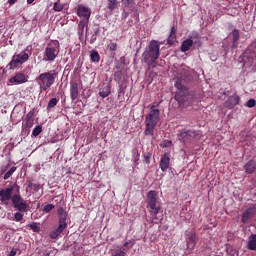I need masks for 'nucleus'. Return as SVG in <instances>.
<instances>
[{
    "instance_id": "1",
    "label": "nucleus",
    "mask_w": 256,
    "mask_h": 256,
    "mask_svg": "<svg viewBox=\"0 0 256 256\" xmlns=\"http://www.w3.org/2000/svg\"><path fill=\"white\" fill-rule=\"evenodd\" d=\"M149 109L150 111L146 115L145 119L146 129L144 131V134L153 137V135H155V127H157L159 119L161 117V110H159L155 105H150Z\"/></svg>"
},
{
    "instance_id": "2",
    "label": "nucleus",
    "mask_w": 256,
    "mask_h": 256,
    "mask_svg": "<svg viewBox=\"0 0 256 256\" xmlns=\"http://www.w3.org/2000/svg\"><path fill=\"white\" fill-rule=\"evenodd\" d=\"M161 45L159 44V41L152 40L147 45L145 51L142 54V60L144 63H147L148 65H153L159 59V56L161 55L160 52Z\"/></svg>"
},
{
    "instance_id": "3",
    "label": "nucleus",
    "mask_w": 256,
    "mask_h": 256,
    "mask_svg": "<svg viewBox=\"0 0 256 256\" xmlns=\"http://www.w3.org/2000/svg\"><path fill=\"white\" fill-rule=\"evenodd\" d=\"M146 209L150 213L152 219H157L159 211H161V201L157 191L150 190L146 196Z\"/></svg>"
},
{
    "instance_id": "4",
    "label": "nucleus",
    "mask_w": 256,
    "mask_h": 256,
    "mask_svg": "<svg viewBox=\"0 0 256 256\" xmlns=\"http://www.w3.org/2000/svg\"><path fill=\"white\" fill-rule=\"evenodd\" d=\"M55 79H57V73L55 71H49L40 74L36 78V83H38L40 91L43 92L51 89L52 85H55Z\"/></svg>"
},
{
    "instance_id": "5",
    "label": "nucleus",
    "mask_w": 256,
    "mask_h": 256,
    "mask_svg": "<svg viewBox=\"0 0 256 256\" xmlns=\"http://www.w3.org/2000/svg\"><path fill=\"white\" fill-rule=\"evenodd\" d=\"M19 193V186L17 183L13 184L9 188L0 189V201L1 205H5L6 207L9 205V202L13 199V191Z\"/></svg>"
},
{
    "instance_id": "6",
    "label": "nucleus",
    "mask_w": 256,
    "mask_h": 256,
    "mask_svg": "<svg viewBox=\"0 0 256 256\" xmlns=\"http://www.w3.org/2000/svg\"><path fill=\"white\" fill-rule=\"evenodd\" d=\"M12 205L16 211L20 213H27L29 211V204L27 200L23 199L20 194H14L12 196Z\"/></svg>"
},
{
    "instance_id": "7",
    "label": "nucleus",
    "mask_w": 256,
    "mask_h": 256,
    "mask_svg": "<svg viewBox=\"0 0 256 256\" xmlns=\"http://www.w3.org/2000/svg\"><path fill=\"white\" fill-rule=\"evenodd\" d=\"M29 61V54L26 52H21L20 54H14L10 63L7 65L8 69H17L19 65H23V63H27Z\"/></svg>"
},
{
    "instance_id": "8",
    "label": "nucleus",
    "mask_w": 256,
    "mask_h": 256,
    "mask_svg": "<svg viewBox=\"0 0 256 256\" xmlns=\"http://www.w3.org/2000/svg\"><path fill=\"white\" fill-rule=\"evenodd\" d=\"M57 55H59V42H54L45 48L44 61H53L57 59Z\"/></svg>"
},
{
    "instance_id": "9",
    "label": "nucleus",
    "mask_w": 256,
    "mask_h": 256,
    "mask_svg": "<svg viewBox=\"0 0 256 256\" xmlns=\"http://www.w3.org/2000/svg\"><path fill=\"white\" fill-rule=\"evenodd\" d=\"M197 135V131L184 128L178 132L177 137L181 143H189L192 139H195Z\"/></svg>"
},
{
    "instance_id": "10",
    "label": "nucleus",
    "mask_w": 256,
    "mask_h": 256,
    "mask_svg": "<svg viewBox=\"0 0 256 256\" xmlns=\"http://www.w3.org/2000/svg\"><path fill=\"white\" fill-rule=\"evenodd\" d=\"M185 239L187 243V248L191 250L195 249L197 241H199V237H197V234L194 231H186Z\"/></svg>"
},
{
    "instance_id": "11",
    "label": "nucleus",
    "mask_w": 256,
    "mask_h": 256,
    "mask_svg": "<svg viewBox=\"0 0 256 256\" xmlns=\"http://www.w3.org/2000/svg\"><path fill=\"white\" fill-rule=\"evenodd\" d=\"M77 15L84 21H89L91 17V9L85 5H78L77 6Z\"/></svg>"
},
{
    "instance_id": "12",
    "label": "nucleus",
    "mask_w": 256,
    "mask_h": 256,
    "mask_svg": "<svg viewBox=\"0 0 256 256\" xmlns=\"http://www.w3.org/2000/svg\"><path fill=\"white\" fill-rule=\"evenodd\" d=\"M159 167L163 173L167 172V169L171 167V154L165 153L161 156Z\"/></svg>"
},
{
    "instance_id": "13",
    "label": "nucleus",
    "mask_w": 256,
    "mask_h": 256,
    "mask_svg": "<svg viewBox=\"0 0 256 256\" xmlns=\"http://www.w3.org/2000/svg\"><path fill=\"white\" fill-rule=\"evenodd\" d=\"M240 101L241 97H239V95L237 94H234L228 97V99L224 103V107H226V109H234L235 107H237V105H239Z\"/></svg>"
},
{
    "instance_id": "14",
    "label": "nucleus",
    "mask_w": 256,
    "mask_h": 256,
    "mask_svg": "<svg viewBox=\"0 0 256 256\" xmlns=\"http://www.w3.org/2000/svg\"><path fill=\"white\" fill-rule=\"evenodd\" d=\"M28 77L23 73H17L15 76L9 79V83H14L15 85H21L27 83Z\"/></svg>"
},
{
    "instance_id": "15",
    "label": "nucleus",
    "mask_w": 256,
    "mask_h": 256,
    "mask_svg": "<svg viewBox=\"0 0 256 256\" xmlns=\"http://www.w3.org/2000/svg\"><path fill=\"white\" fill-rule=\"evenodd\" d=\"M70 97L75 101L79 97V84L77 82L70 83Z\"/></svg>"
},
{
    "instance_id": "16",
    "label": "nucleus",
    "mask_w": 256,
    "mask_h": 256,
    "mask_svg": "<svg viewBox=\"0 0 256 256\" xmlns=\"http://www.w3.org/2000/svg\"><path fill=\"white\" fill-rule=\"evenodd\" d=\"M245 173L247 175H251L255 173L256 171V161L255 160H249L245 165H244Z\"/></svg>"
},
{
    "instance_id": "17",
    "label": "nucleus",
    "mask_w": 256,
    "mask_h": 256,
    "mask_svg": "<svg viewBox=\"0 0 256 256\" xmlns=\"http://www.w3.org/2000/svg\"><path fill=\"white\" fill-rule=\"evenodd\" d=\"M59 224L67 227V212L63 207L58 208Z\"/></svg>"
},
{
    "instance_id": "18",
    "label": "nucleus",
    "mask_w": 256,
    "mask_h": 256,
    "mask_svg": "<svg viewBox=\"0 0 256 256\" xmlns=\"http://www.w3.org/2000/svg\"><path fill=\"white\" fill-rule=\"evenodd\" d=\"M191 47H193V39L188 38L182 42L180 50L182 53H187Z\"/></svg>"
},
{
    "instance_id": "19",
    "label": "nucleus",
    "mask_w": 256,
    "mask_h": 256,
    "mask_svg": "<svg viewBox=\"0 0 256 256\" xmlns=\"http://www.w3.org/2000/svg\"><path fill=\"white\" fill-rule=\"evenodd\" d=\"M65 229H67V226H65L63 224H59L56 230L50 232V238L57 239L59 237V235H61V233H63V231H65Z\"/></svg>"
},
{
    "instance_id": "20",
    "label": "nucleus",
    "mask_w": 256,
    "mask_h": 256,
    "mask_svg": "<svg viewBox=\"0 0 256 256\" xmlns=\"http://www.w3.org/2000/svg\"><path fill=\"white\" fill-rule=\"evenodd\" d=\"M99 95L100 97H102V99H105V97H109V95H111V86L107 85L101 88L99 91Z\"/></svg>"
},
{
    "instance_id": "21",
    "label": "nucleus",
    "mask_w": 256,
    "mask_h": 256,
    "mask_svg": "<svg viewBox=\"0 0 256 256\" xmlns=\"http://www.w3.org/2000/svg\"><path fill=\"white\" fill-rule=\"evenodd\" d=\"M248 249L250 251H256V234H252L248 240Z\"/></svg>"
},
{
    "instance_id": "22",
    "label": "nucleus",
    "mask_w": 256,
    "mask_h": 256,
    "mask_svg": "<svg viewBox=\"0 0 256 256\" xmlns=\"http://www.w3.org/2000/svg\"><path fill=\"white\" fill-rule=\"evenodd\" d=\"M90 59L92 63H99V61H101V56H99V52L97 50H92L90 52Z\"/></svg>"
},
{
    "instance_id": "23",
    "label": "nucleus",
    "mask_w": 256,
    "mask_h": 256,
    "mask_svg": "<svg viewBox=\"0 0 256 256\" xmlns=\"http://www.w3.org/2000/svg\"><path fill=\"white\" fill-rule=\"evenodd\" d=\"M175 100L179 103V105H183V103L187 101V96H184L182 92H177L175 95Z\"/></svg>"
},
{
    "instance_id": "24",
    "label": "nucleus",
    "mask_w": 256,
    "mask_h": 256,
    "mask_svg": "<svg viewBox=\"0 0 256 256\" xmlns=\"http://www.w3.org/2000/svg\"><path fill=\"white\" fill-rule=\"evenodd\" d=\"M119 5V2L117 0H108V9L109 11H115L117 9V6Z\"/></svg>"
},
{
    "instance_id": "25",
    "label": "nucleus",
    "mask_w": 256,
    "mask_h": 256,
    "mask_svg": "<svg viewBox=\"0 0 256 256\" xmlns=\"http://www.w3.org/2000/svg\"><path fill=\"white\" fill-rule=\"evenodd\" d=\"M43 131V126L42 125H37L32 132L33 137H39L41 135V132Z\"/></svg>"
},
{
    "instance_id": "26",
    "label": "nucleus",
    "mask_w": 256,
    "mask_h": 256,
    "mask_svg": "<svg viewBox=\"0 0 256 256\" xmlns=\"http://www.w3.org/2000/svg\"><path fill=\"white\" fill-rule=\"evenodd\" d=\"M59 103V100L57 98H52L47 105V109H53V107L57 106V104Z\"/></svg>"
},
{
    "instance_id": "27",
    "label": "nucleus",
    "mask_w": 256,
    "mask_h": 256,
    "mask_svg": "<svg viewBox=\"0 0 256 256\" xmlns=\"http://www.w3.org/2000/svg\"><path fill=\"white\" fill-rule=\"evenodd\" d=\"M89 23V21L87 20H81L78 24V29L79 31H81V33H83V31H85V26Z\"/></svg>"
},
{
    "instance_id": "28",
    "label": "nucleus",
    "mask_w": 256,
    "mask_h": 256,
    "mask_svg": "<svg viewBox=\"0 0 256 256\" xmlns=\"http://www.w3.org/2000/svg\"><path fill=\"white\" fill-rule=\"evenodd\" d=\"M14 221H16L17 223H19L20 221H23V212L18 211L14 213Z\"/></svg>"
},
{
    "instance_id": "29",
    "label": "nucleus",
    "mask_w": 256,
    "mask_h": 256,
    "mask_svg": "<svg viewBox=\"0 0 256 256\" xmlns=\"http://www.w3.org/2000/svg\"><path fill=\"white\" fill-rule=\"evenodd\" d=\"M15 171H17V167L13 166L9 172H7L4 175V181H7V179H9V177H11V175H13L15 173Z\"/></svg>"
},
{
    "instance_id": "30",
    "label": "nucleus",
    "mask_w": 256,
    "mask_h": 256,
    "mask_svg": "<svg viewBox=\"0 0 256 256\" xmlns=\"http://www.w3.org/2000/svg\"><path fill=\"white\" fill-rule=\"evenodd\" d=\"M53 209H55V205L48 204V205L44 206L42 211H43V213H51V211H53Z\"/></svg>"
},
{
    "instance_id": "31",
    "label": "nucleus",
    "mask_w": 256,
    "mask_h": 256,
    "mask_svg": "<svg viewBox=\"0 0 256 256\" xmlns=\"http://www.w3.org/2000/svg\"><path fill=\"white\" fill-rule=\"evenodd\" d=\"M29 227L34 231V233H39V231H41V227H39V224L35 222L30 224Z\"/></svg>"
},
{
    "instance_id": "32",
    "label": "nucleus",
    "mask_w": 256,
    "mask_h": 256,
    "mask_svg": "<svg viewBox=\"0 0 256 256\" xmlns=\"http://www.w3.org/2000/svg\"><path fill=\"white\" fill-rule=\"evenodd\" d=\"M233 43H237L239 41V30L234 29L232 32Z\"/></svg>"
},
{
    "instance_id": "33",
    "label": "nucleus",
    "mask_w": 256,
    "mask_h": 256,
    "mask_svg": "<svg viewBox=\"0 0 256 256\" xmlns=\"http://www.w3.org/2000/svg\"><path fill=\"white\" fill-rule=\"evenodd\" d=\"M53 9H54V11H57V12L63 11V6H62V4L59 3V2H55Z\"/></svg>"
},
{
    "instance_id": "34",
    "label": "nucleus",
    "mask_w": 256,
    "mask_h": 256,
    "mask_svg": "<svg viewBox=\"0 0 256 256\" xmlns=\"http://www.w3.org/2000/svg\"><path fill=\"white\" fill-rule=\"evenodd\" d=\"M108 49H109V51H117V43H115V42H110V43L108 44Z\"/></svg>"
},
{
    "instance_id": "35",
    "label": "nucleus",
    "mask_w": 256,
    "mask_h": 256,
    "mask_svg": "<svg viewBox=\"0 0 256 256\" xmlns=\"http://www.w3.org/2000/svg\"><path fill=\"white\" fill-rule=\"evenodd\" d=\"M175 87L176 89H178V91H183L184 89L183 84H181V81L179 80V78L175 82Z\"/></svg>"
},
{
    "instance_id": "36",
    "label": "nucleus",
    "mask_w": 256,
    "mask_h": 256,
    "mask_svg": "<svg viewBox=\"0 0 256 256\" xmlns=\"http://www.w3.org/2000/svg\"><path fill=\"white\" fill-rule=\"evenodd\" d=\"M255 105H256L255 99H250V100H248L247 103H246V107H249L250 109L253 108V107H255Z\"/></svg>"
},
{
    "instance_id": "37",
    "label": "nucleus",
    "mask_w": 256,
    "mask_h": 256,
    "mask_svg": "<svg viewBox=\"0 0 256 256\" xmlns=\"http://www.w3.org/2000/svg\"><path fill=\"white\" fill-rule=\"evenodd\" d=\"M22 125H24L25 127H27L28 129H31V127H33V120H25Z\"/></svg>"
},
{
    "instance_id": "38",
    "label": "nucleus",
    "mask_w": 256,
    "mask_h": 256,
    "mask_svg": "<svg viewBox=\"0 0 256 256\" xmlns=\"http://www.w3.org/2000/svg\"><path fill=\"white\" fill-rule=\"evenodd\" d=\"M30 131H31L30 128H27V126H24L22 124V135L27 136V135H29Z\"/></svg>"
},
{
    "instance_id": "39",
    "label": "nucleus",
    "mask_w": 256,
    "mask_h": 256,
    "mask_svg": "<svg viewBox=\"0 0 256 256\" xmlns=\"http://www.w3.org/2000/svg\"><path fill=\"white\" fill-rule=\"evenodd\" d=\"M134 0H122L123 6L124 7H129Z\"/></svg>"
},
{
    "instance_id": "40",
    "label": "nucleus",
    "mask_w": 256,
    "mask_h": 256,
    "mask_svg": "<svg viewBox=\"0 0 256 256\" xmlns=\"http://www.w3.org/2000/svg\"><path fill=\"white\" fill-rule=\"evenodd\" d=\"M35 113L33 111H30L27 115H26V120L27 121H33V115Z\"/></svg>"
},
{
    "instance_id": "41",
    "label": "nucleus",
    "mask_w": 256,
    "mask_h": 256,
    "mask_svg": "<svg viewBox=\"0 0 256 256\" xmlns=\"http://www.w3.org/2000/svg\"><path fill=\"white\" fill-rule=\"evenodd\" d=\"M173 37V39L175 38V27H173L171 29V34H170V37L168 39V43H171V38Z\"/></svg>"
},
{
    "instance_id": "42",
    "label": "nucleus",
    "mask_w": 256,
    "mask_h": 256,
    "mask_svg": "<svg viewBox=\"0 0 256 256\" xmlns=\"http://www.w3.org/2000/svg\"><path fill=\"white\" fill-rule=\"evenodd\" d=\"M96 41H97V36L95 34H93L91 36L90 43L93 45V43H95Z\"/></svg>"
},
{
    "instance_id": "43",
    "label": "nucleus",
    "mask_w": 256,
    "mask_h": 256,
    "mask_svg": "<svg viewBox=\"0 0 256 256\" xmlns=\"http://www.w3.org/2000/svg\"><path fill=\"white\" fill-rule=\"evenodd\" d=\"M15 255H17V250L12 249L7 256H15Z\"/></svg>"
},
{
    "instance_id": "44",
    "label": "nucleus",
    "mask_w": 256,
    "mask_h": 256,
    "mask_svg": "<svg viewBox=\"0 0 256 256\" xmlns=\"http://www.w3.org/2000/svg\"><path fill=\"white\" fill-rule=\"evenodd\" d=\"M150 159H151V156H150V155L144 156V161H145V163H150Z\"/></svg>"
},
{
    "instance_id": "45",
    "label": "nucleus",
    "mask_w": 256,
    "mask_h": 256,
    "mask_svg": "<svg viewBox=\"0 0 256 256\" xmlns=\"http://www.w3.org/2000/svg\"><path fill=\"white\" fill-rule=\"evenodd\" d=\"M8 3L10 5H15V3H17V0H8Z\"/></svg>"
},
{
    "instance_id": "46",
    "label": "nucleus",
    "mask_w": 256,
    "mask_h": 256,
    "mask_svg": "<svg viewBox=\"0 0 256 256\" xmlns=\"http://www.w3.org/2000/svg\"><path fill=\"white\" fill-rule=\"evenodd\" d=\"M100 31L101 30L99 28H97L96 30H94V35H96V37H97V34L100 33Z\"/></svg>"
},
{
    "instance_id": "47",
    "label": "nucleus",
    "mask_w": 256,
    "mask_h": 256,
    "mask_svg": "<svg viewBox=\"0 0 256 256\" xmlns=\"http://www.w3.org/2000/svg\"><path fill=\"white\" fill-rule=\"evenodd\" d=\"M137 161H139V152H137V156L135 158V163H137Z\"/></svg>"
},
{
    "instance_id": "48",
    "label": "nucleus",
    "mask_w": 256,
    "mask_h": 256,
    "mask_svg": "<svg viewBox=\"0 0 256 256\" xmlns=\"http://www.w3.org/2000/svg\"><path fill=\"white\" fill-rule=\"evenodd\" d=\"M33 1H35V0H27L28 5H31V3H33Z\"/></svg>"
},
{
    "instance_id": "49",
    "label": "nucleus",
    "mask_w": 256,
    "mask_h": 256,
    "mask_svg": "<svg viewBox=\"0 0 256 256\" xmlns=\"http://www.w3.org/2000/svg\"><path fill=\"white\" fill-rule=\"evenodd\" d=\"M213 61H217V56L211 58Z\"/></svg>"
},
{
    "instance_id": "50",
    "label": "nucleus",
    "mask_w": 256,
    "mask_h": 256,
    "mask_svg": "<svg viewBox=\"0 0 256 256\" xmlns=\"http://www.w3.org/2000/svg\"><path fill=\"white\" fill-rule=\"evenodd\" d=\"M247 214H243V218H242V221H245V217H246Z\"/></svg>"
},
{
    "instance_id": "51",
    "label": "nucleus",
    "mask_w": 256,
    "mask_h": 256,
    "mask_svg": "<svg viewBox=\"0 0 256 256\" xmlns=\"http://www.w3.org/2000/svg\"><path fill=\"white\" fill-rule=\"evenodd\" d=\"M127 245H129V243L126 242V243L124 244V247H127Z\"/></svg>"
},
{
    "instance_id": "52",
    "label": "nucleus",
    "mask_w": 256,
    "mask_h": 256,
    "mask_svg": "<svg viewBox=\"0 0 256 256\" xmlns=\"http://www.w3.org/2000/svg\"><path fill=\"white\" fill-rule=\"evenodd\" d=\"M30 47H31V46H28L27 49H26V51H29V48H30Z\"/></svg>"
}]
</instances>
